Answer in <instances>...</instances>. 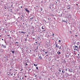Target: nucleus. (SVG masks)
I'll return each mask as SVG.
<instances>
[{"instance_id": "46", "label": "nucleus", "mask_w": 80, "mask_h": 80, "mask_svg": "<svg viewBox=\"0 0 80 80\" xmlns=\"http://www.w3.org/2000/svg\"><path fill=\"white\" fill-rule=\"evenodd\" d=\"M11 68H13V67H12V66L11 67Z\"/></svg>"}, {"instance_id": "49", "label": "nucleus", "mask_w": 80, "mask_h": 80, "mask_svg": "<svg viewBox=\"0 0 80 80\" xmlns=\"http://www.w3.org/2000/svg\"><path fill=\"white\" fill-rule=\"evenodd\" d=\"M36 7H38V6H36Z\"/></svg>"}, {"instance_id": "42", "label": "nucleus", "mask_w": 80, "mask_h": 80, "mask_svg": "<svg viewBox=\"0 0 80 80\" xmlns=\"http://www.w3.org/2000/svg\"><path fill=\"white\" fill-rule=\"evenodd\" d=\"M21 8H22V6H21Z\"/></svg>"}, {"instance_id": "52", "label": "nucleus", "mask_w": 80, "mask_h": 80, "mask_svg": "<svg viewBox=\"0 0 80 80\" xmlns=\"http://www.w3.org/2000/svg\"><path fill=\"white\" fill-rule=\"evenodd\" d=\"M18 78H19V76H18Z\"/></svg>"}, {"instance_id": "36", "label": "nucleus", "mask_w": 80, "mask_h": 80, "mask_svg": "<svg viewBox=\"0 0 80 80\" xmlns=\"http://www.w3.org/2000/svg\"><path fill=\"white\" fill-rule=\"evenodd\" d=\"M40 45V43H39V45Z\"/></svg>"}, {"instance_id": "34", "label": "nucleus", "mask_w": 80, "mask_h": 80, "mask_svg": "<svg viewBox=\"0 0 80 80\" xmlns=\"http://www.w3.org/2000/svg\"><path fill=\"white\" fill-rule=\"evenodd\" d=\"M42 10H43L42 8H41V11H42Z\"/></svg>"}, {"instance_id": "61", "label": "nucleus", "mask_w": 80, "mask_h": 80, "mask_svg": "<svg viewBox=\"0 0 80 80\" xmlns=\"http://www.w3.org/2000/svg\"><path fill=\"white\" fill-rule=\"evenodd\" d=\"M10 32H11H11H12V31H11Z\"/></svg>"}, {"instance_id": "38", "label": "nucleus", "mask_w": 80, "mask_h": 80, "mask_svg": "<svg viewBox=\"0 0 80 80\" xmlns=\"http://www.w3.org/2000/svg\"><path fill=\"white\" fill-rule=\"evenodd\" d=\"M22 17H23V16L22 15Z\"/></svg>"}, {"instance_id": "2", "label": "nucleus", "mask_w": 80, "mask_h": 80, "mask_svg": "<svg viewBox=\"0 0 80 80\" xmlns=\"http://www.w3.org/2000/svg\"><path fill=\"white\" fill-rule=\"evenodd\" d=\"M73 48L74 50H77L78 49V46H76L75 45V47H73Z\"/></svg>"}, {"instance_id": "43", "label": "nucleus", "mask_w": 80, "mask_h": 80, "mask_svg": "<svg viewBox=\"0 0 80 80\" xmlns=\"http://www.w3.org/2000/svg\"><path fill=\"white\" fill-rule=\"evenodd\" d=\"M48 20H50V19H49V18H48Z\"/></svg>"}, {"instance_id": "8", "label": "nucleus", "mask_w": 80, "mask_h": 80, "mask_svg": "<svg viewBox=\"0 0 80 80\" xmlns=\"http://www.w3.org/2000/svg\"><path fill=\"white\" fill-rule=\"evenodd\" d=\"M39 59H40V60H42V57L41 56H40L39 57Z\"/></svg>"}, {"instance_id": "37", "label": "nucleus", "mask_w": 80, "mask_h": 80, "mask_svg": "<svg viewBox=\"0 0 80 80\" xmlns=\"http://www.w3.org/2000/svg\"><path fill=\"white\" fill-rule=\"evenodd\" d=\"M25 41H27V39H25Z\"/></svg>"}, {"instance_id": "27", "label": "nucleus", "mask_w": 80, "mask_h": 80, "mask_svg": "<svg viewBox=\"0 0 80 80\" xmlns=\"http://www.w3.org/2000/svg\"><path fill=\"white\" fill-rule=\"evenodd\" d=\"M62 21L63 22H66V21H63V20H62Z\"/></svg>"}, {"instance_id": "56", "label": "nucleus", "mask_w": 80, "mask_h": 80, "mask_svg": "<svg viewBox=\"0 0 80 80\" xmlns=\"http://www.w3.org/2000/svg\"><path fill=\"white\" fill-rule=\"evenodd\" d=\"M68 7H69V6H68Z\"/></svg>"}, {"instance_id": "13", "label": "nucleus", "mask_w": 80, "mask_h": 80, "mask_svg": "<svg viewBox=\"0 0 80 80\" xmlns=\"http://www.w3.org/2000/svg\"><path fill=\"white\" fill-rule=\"evenodd\" d=\"M43 27H44L43 26L42 27V29H45V28H43Z\"/></svg>"}, {"instance_id": "63", "label": "nucleus", "mask_w": 80, "mask_h": 80, "mask_svg": "<svg viewBox=\"0 0 80 80\" xmlns=\"http://www.w3.org/2000/svg\"><path fill=\"white\" fill-rule=\"evenodd\" d=\"M43 52H45V51H43Z\"/></svg>"}, {"instance_id": "4", "label": "nucleus", "mask_w": 80, "mask_h": 80, "mask_svg": "<svg viewBox=\"0 0 80 80\" xmlns=\"http://www.w3.org/2000/svg\"><path fill=\"white\" fill-rule=\"evenodd\" d=\"M18 43H19L18 42H16V46H18Z\"/></svg>"}, {"instance_id": "53", "label": "nucleus", "mask_w": 80, "mask_h": 80, "mask_svg": "<svg viewBox=\"0 0 80 80\" xmlns=\"http://www.w3.org/2000/svg\"><path fill=\"white\" fill-rule=\"evenodd\" d=\"M78 56H79V54H78Z\"/></svg>"}, {"instance_id": "50", "label": "nucleus", "mask_w": 80, "mask_h": 80, "mask_svg": "<svg viewBox=\"0 0 80 80\" xmlns=\"http://www.w3.org/2000/svg\"><path fill=\"white\" fill-rule=\"evenodd\" d=\"M77 5H78V4H76Z\"/></svg>"}, {"instance_id": "15", "label": "nucleus", "mask_w": 80, "mask_h": 80, "mask_svg": "<svg viewBox=\"0 0 80 80\" xmlns=\"http://www.w3.org/2000/svg\"><path fill=\"white\" fill-rule=\"evenodd\" d=\"M28 65V64H27V63H26V64L25 65V66H27Z\"/></svg>"}, {"instance_id": "9", "label": "nucleus", "mask_w": 80, "mask_h": 80, "mask_svg": "<svg viewBox=\"0 0 80 80\" xmlns=\"http://www.w3.org/2000/svg\"><path fill=\"white\" fill-rule=\"evenodd\" d=\"M58 55H60V54H61V53L60 52H58Z\"/></svg>"}, {"instance_id": "11", "label": "nucleus", "mask_w": 80, "mask_h": 80, "mask_svg": "<svg viewBox=\"0 0 80 80\" xmlns=\"http://www.w3.org/2000/svg\"><path fill=\"white\" fill-rule=\"evenodd\" d=\"M54 35H55V34L53 33L52 34V36L53 37H54Z\"/></svg>"}, {"instance_id": "21", "label": "nucleus", "mask_w": 80, "mask_h": 80, "mask_svg": "<svg viewBox=\"0 0 80 80\" xmlns=\"http://www.w3.org/2000/svg\"><path fill=\"white\" fill-rule=\"evenodd\" d=\"M10 71H11V72H12V69H10Z\"/></svg>"}, {"instance_id": "12", "label": "nucleus", "mask_w": 80, "mask_h": 80, "mask_svg": "<svg viewBox=\"0 0 80 80\" xmlns=\"http://www.w3.org/2000/svg\"><path fill=\"white\" fill-rule=\"evenodd\" d=\"M58 71H59V72H61V70H60V69H58Z\"/></svg>"}, {"instance_id": "28", "label": "nucleus", "mask_w": 80, "mask_h": 80, "mask_svg": "<svg viewBox=\"0 0 80 80\" xmlns=\"http://www.w3.org/2000/svg\"><path fill=\"white\" fill-rule=\"evenodd\" d=\"M11 75L12 76L13 75V73H12L11 74Z\"/></svg>"}, {"instance_id": "39", "label": "nucleus", "mask_w": 80, "mask_h": 80, "mask_svg": "<svg viewBox=\"0 0 80 80\" xmlns=\"http://www.w3.org/2000/svg\"><path fill=\"white\" fill-rule=\"evenodd\" d=\"M54 18V19L55 20V18Z\"/></svg>"}, {"instance_id": "29", "label": "nucleus", "mask_w": 80, "mask_h": 80, "mask_svg": "<svg viewBox=\"0 0 80 80\" xmlns=\"http://www.w3.org/2000/svg\"><path fill=\"white\" fill-rule=\"evenodd\" d=\"M30 70H31V69H29V71H30Z\"/></svg>"}, {"instance_id": "64", "label": "nucleus", "mask_w": 80, "mask_h": 80, "mask_svg": "<svg viewBox=\"0 0 80 80\" xmlns=\"http://www.w3.org/2000/svg\"><path fill=\"white\" fill-rule=\"evenodd\" d=\"M79 48H80V46H79Z\"/></svg>"}, {"instance_id": "18", "label": "nucleus", "mask_w": 80, "mask_h": 80, "mask_svg": "<svg viewBox=\"0 0 80 80\" xmlns=\"http://www.w3.org/2000/svg\"><path fill=\"white\" fill-rule=\"evenodd\" d=\"M70 9V7H69V8H67V9Z\"/></svg>"}, {"instance_id": "6", "label": "nucleus", "mask_w": 80, "mask_h": 80, "mask_svg": "<svg viewBox=\"0 0 80 80\" xmlns=\"http://www.w3.org/2000/svg\"><path fill=\"white\" fill-rule=\"evenodd\" d=\"M2 47H3V48H6V46L5 45H4L3 44H2Z\"/></svg>"}, {"instance_id": "51", "label": "nucleus", "mask_w": 80, "mask_h": 80, "mask_svg": "<svg viewBox=\"0 0 80 80\" xmlns=\"http://www.w3.org/2000/svg\"><path fill=\"white\" fill-rule=\"evenodd\" d=\"M20 80H21V78H20Z\"/></svg>"}, {"instance_id": "62", "label": "nucleus", "mask_w": 80, "mask_h": 80, "mask_svg": "<svg viewBox=\"0 0 80 80\" xmlns=\"http://www.w3.org/2000/svg\"><path fill=\"white\" fill-rule=\"evenodd\" d=\"M63 70H64V69H63Z\"/></svg>"}, {"instance_id": "25", "label": "nucleus", "mask_w": 80, "mask_h": 80, "mask_svg": "<svg viewBox=\"0 0 80 80\" xmlns=\"http://www.w3.org/2000/svg\"><path fill=\"white\" fill-rule=\"evenodd\" d=\"M65 70L66 71V72H67V69H65Z\"/></svg>"}, {"instance_id": "22", "label": "nucleus", "mask_w": 80, "mask_h": 80, "mask_svg": "<svg viewBox=\"0 0 80 80\" xmlns=\"http://www.w3.org/2000/svg\"><path fill=\"white\" fill-rule=\"evenodd\" d=\"M62 73H64V72H65V71H64L63 72V71H62Z\"/></svg>"}, {"instance_id": "47", "label": "nucleus", "mask_w": 80, "mask_h": 80, "mask_svg": "<svg viewBox=\"0 0 80 80\" xmlns=\"http://www.w3.org/2000/svg\"><path fill=\"white\" fill-rule=\"evenodd\" d=\"M26 76H25V77H26Z\"/></svg>"}, {"instance_id": "35", "label": "nucleus", "mask_w": 80, "mask_h": 80, "mask_svg": "<svg viewBox=\"0 0 80 80\" xmlns=\"http://www.w3.org/2000/svg\"><path fill=\"white\" fill-rule=\"evenodd\" d=\"M7 31H5V33H7Z\"/></svg>"}, {"instance_id": "16", "label": "nucleus", "mask_w": 80, "mask_h": 80, "mask_svg": "<svg viewBox=\"0 0 80 80\" xmlns=\"http://www.w3.org/2000/svg\"><path fill=\"white\" fill-rule=\"evenodd\" d=\"M11 52L12 53H14V51H11Z\"/></svg>"}, {"instance_id": "1", "label": "nucleus", "mask_w": 80, "mask_h": 80, "mask_svg": "<svg viewBox=\"0 0 80 80\" xmlns=\"http://www.w3.org/2000/svg\"><path fill=\"white\" fill-rule=\"evenodd\" d=\"M56 48H58V49H61V46H58V44H55Z\"/></svg>"}, {"instance_id": "57", "label": "nucleus", "mask_w": 80, "mask_h": 80, "mask_svg": "<svg viewBox=\"0 0 80 80\" xmlns=\"http://www.w3.org/2000/svg\"><path fill=\"white\" fill-rule=\"evenodd\" d=\"M30 52H32V50H30Z\"/></svg>"}, {"instance_id": "40", "label": "nucleus", "mask_w": 80, "mask_h": 80, "mask_svg": "<svg viewBox=\"0 0 80 80\" xmlns=\"http://www.w3.org/2000/svg\"><path fill=\"white\" fill-rule=\"evenodd\" d=\"M8 59L7 58V59H6V60H7Z\"/></svg>"}, {"instance_id": "32", "label": "nucleus", "mask_w": 80, "mask_h": 80, "mask_svg": "<svg viewBox=\"0 0 80 80\" xmlns=\"http://www.w3.org/2000/svg\"><path fill=\"white\" fill-rule=\"evenodd\" d=\"M35 43H36V44H37V42H35Z\"/></svg>"}, {"instance_id": "10", "label": "nucleus", "mask_w": 80, "mask_h": 80, "mask_svg": "<svg viewBox=\"0 0 80 80\" xmlns=\"http://www.w3.org/2000/svg\"><path fill=\"white\" fill-rule=\"evenodd\" d=\"M33 18H30V20L31 21L32 20V19H33Z\"/></svg>"}, {"instance_id": "7", "label": "nucleus", "mask_w": 80, "mask_h": 80, "mask_svg": "<svg viewBox=\"0 0 80 80\" xmlns=\"http://www.w3.org/2000/svg\"><path fill=\"white\" fill-rule=\"evenodd\" d=\"M25 33H26V32H24L23 31H22L21 32V33H23V34H25Z\"/></svg>"}, {"instance_id": "3", "label": "nucleus", "mask_w": 80, "mask_h": 80, "mask_svg": "<svg viewBox=\"0 0 80 80\" xmlns=\"http://www.w3.org/2000/svg\"><path fill=\"white\" fill-rule=\"evenodd\" d=\"M41 36H39L38 38V41H41Z\"/></svg>"}, {"instance_id": "23", "label": "nucleus", "mask_w": 80, "mask_h": 80, "mask_svg": "<svg viewBox=\"0 0 80 80\" xmlns=\"http://www.w3.org/2000/svg\"><path fill=\"white\" fill-rule=\"evenodd\" d=\"M36 68V69H37V70H38V67H37Z\"/></svg>"}, {"instance_id": "54", "label": "nucleus", "mask_w": 80, "mask_h": 80, "mask_svg": "<svg viewBox=\"0 0 80 80\" xmlns=\"http://www.w3.org/2000/svg\"><path fill=\"white\" fill-rule=\"evenodd\" d=\"M16 72V73H17V72Z\"/></svg>"}, {"instance_id": "58", "label": "nucleus", "mask_w": 80, "mask_h": 80, "mask_svg": "<svg viewBox=\"0 0 80 80\" xmlns=\"http://www.w3.org/2000/svg\"><path fill=\"white\" fill-rule=\"evenodd\" d=\"M3 30H5V29L3 28Z\"/></svg>"}, {"instance_id": "5", "label": "nucleus", "mask_w": 80, "mask_h": 80, "mask_svg": "<svg viewBox=\"0 0 80 80\" xmlns=\"http://www.w3.org/2000/svg\"><path fill=\"white\" fill-rule=\"evenodd\" d=\"M25 10H26V12H28V13H29L30 11H28V9H27V8H26L25 9Z\"/></svg>"}, {"instance_id": "24", "label": "nucleus", "mask_w": 80, "mask_h": 80, "mask_svg": "<svg viewBox=\"0 0 80 80\" xmlns=\"http://www.w3.org/2000/svg\"><path fill=\"white\" fill-rule=\"evenodd\" d=\"M20 71L21 72V71H23V69H22L21 70H20Z\"/></svg>"}, {"instance_id": "55", "label": "nucleus", "mask_w": 80, "mask_h": 80, "mask_svg": "<svg viewBox=\"0 0 80 80\" xmlns=\"http://www.w3.org/2000/svg\"><path fill=\"white\" fill-rule=\"evenodd\" d=\"M44 32H45V30H44Z\"/></svg>"}, {"instance_id": "48", "label": "nucleus", "mask_w": 80, "mask_h": 80, "mask_svg": "<svg viewBox=\"0 0 80 80\" xmlns=\"http://www.w3.org/2000/svg\"><path fill=\"white\" fill-rule=\"evenodd\" d=\"M22 79H23V78H22Z\"/></svg>"}, {"instance_id": "60", "label": "nucleus", "mask_w": 80, "mask_h": 80, "mask_svg": "<svg viewBox=\"0 0 80 80\" xmlns=\"http://www.w3.org/2000/svg\"><path fill=\"white\" fill-rule=\"evenodd\" d=\"M47 56H48V55H47Z\"/></svg>"}, {"instance_id": "31", "label": "nucleus", "mask_w": 80, "mask_h": 80, "mask_svg": "<svg viewBox=\"0 0 80 80\" xmlns=\"http://www.w3.org/2000/svg\"><path fill=\"white\" fill-rule=\"evenodd\" d=\"M7 36H8V37H10V35H7Z\"/></svg>"}, {"instance_id": "17", "label": "nucleus", "mask_w": 80, "mask_h": 80, "mask_svg": "<svg viewBox=\"0 0 80 80\" xmlns=\"http://www.w3.org/2000/svg\"><path fill=\"white\" fill-rule=\"evenodd\" d=\"M48 53V51H47V52H45V53H46V54H47V53Z\"/></svg>"}, {"instance_id": "19", "label": "nucleus", "mask_w": 80, "mask_h": 80, "mask_svg": "<svg viewBox=\"0 0 80 80\" xmlns=\"http://www.w3.org/2000/svg\"><path fill=\"white\" fill-rule=\"evenodd\" d=\"M50 16H53H53H54V15H53V14H52V15H50Z\"/></svg>"}, {"instance_id": "45", "label": "nucleus", "mask_w": 80, "mask_h": 80, "mask_svg": "<svg viewBox=\"0 0 80 80\" xmlns=\"http://www.w3.org/2000/svg\"><path fill=\"white\" fill-rule=\"evenodd\" d=\"M5 9H7V8H5Z\"/></svg>"}, {"instance_id": "41", "label": "nucleus", "mask_w": 80, "mask_h": 80, "mask_svg": "<svg viewBox=\"0 0 80 80\" xmlns=\"http://www.w3.org/2000/svg\"><path fill=\"white\" fill-rule=\"evenodd\" d=\"M14 76H15V74H14Z\"/></svg>"}, {"instance_id": "59", "label": "nucleus", "mask_w": 80, "mask_h": 80, "mask_svg": "<svg viewBox=\"0 0 80 80\" xmlns=\"http://www.w3.org/2000/svg\"><path fill=\"white\" fill-rule=\"evenodd\" d=\"M32 34L33 33V32H32Z\"/></svg>"}, {"instance_id": "30", "label": "nucleus", "mask_w": 80, "mask_h": 80, "mask_svg": "<svg viewBox=\"0 0 80 80\" xmlns=\"http://www.w3.org/2000/svg\"><path fill=\"white\" fill-rule=\"evenodd\" d=\"M75 37H77V35H75Z\"/></svg>"}, {"instance_id": "44", "label": "nucleus", "mask_w": 80, "mask_h": 80, "mask_svg": "<svg viewBox=\"0 0 80 80\" xmlns=\"http://www.w3.org/2000/svg\"><path fill=\"white\" fill-rule=\"evenodd\" d=\"M15 71H16L17 72V70H15Z\"/></svg>"}, {"instance_id": "14", "label": "nucleus", "mask_w": 80, "mask_h": 80, "mask_svg": "<svg viewBox=\"0 0 80 80\" xmlns=\"http://www.w3.org/2000/svg\"><path fill=\"white\" fill-rule=\"evenodd\" d=\"M37 65H38V64L36 65L35 64H34V66H35V67H37Z\"/></svg>"}, {"instance_id": "26", "label": "nucleus", "mask_w": 80, "mask_h": 80, "mask_svg": "<svg viewBox=\"0 0 80 80\" xmlns=\"http://www.w3.org/2000/svg\"><path fill=\"white\" fill-rule=\"evenodd\" d=\"M21 20H23V19H22V17H21Z\"/></svg>"}, {"instance_id": "33", "label": "nucleus", "mask_w": 80, "mask_h": 80, "mask_svg": "<svg viewBox=\"0 0 80 80\" xmlns=\"http://www.w3.org/2000/svg\"><path fill=\"white\" fill-rule=\"evenodd\" d=\"M12 38L11 37H10V39H11Z\"/></svg>"}, {"instance_id": "20", "label": "nucleus", "mask_w": 80, "mask_h": 80, "mask_svg": "<svg viewBox=\"0 0 80 80\" xmlns=\"http://www.w3.org/2000/svg\"><path fill=\"white\" fill-rule=\"evenodd\" d=\"M58 42H60V43H61V40H59Z\"/></svg>"}]
</instances>
